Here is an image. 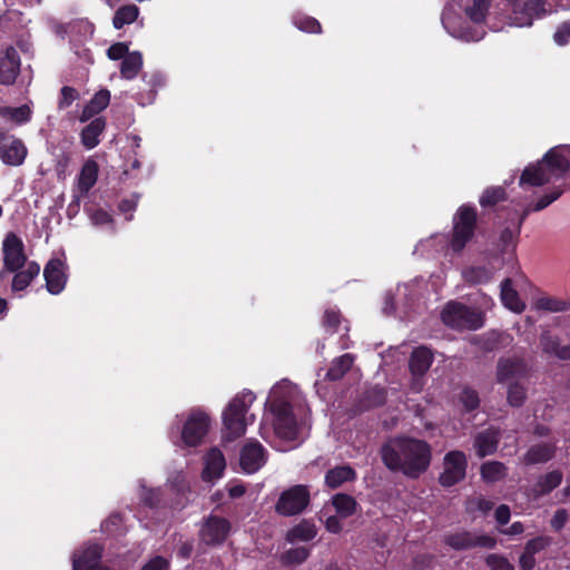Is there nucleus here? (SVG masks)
Instances as JSON below:
<instances>
[{"mask_svg":"<svg viewBox=\"0 0 570 570\" xmlns=\"http://www.w3.org/2000/svg\"><path fill=\"white\" fill-rule=\"evenodd\" d=\"M129 52L128 43L115 42L107 49V57L110 60H122Z\"/></svg>","mask_w":570,"mask_h":570,"instance_id":"obj_55","label":"nucleus"},{"mask_svg":"<svg viewBox=\"0 0 570 570\" xmlns=\"http://www.w3.org/2000/svg\"><path fill=\"white\" fill-rule=\"evenodd\" d=\"M356 479L355 470L350 465H337L325 473V484L330 489H337L345 482Z\"/></svg>","mask_w":570,"mask_h":570,"instance_id":"obj_33","label":"nucleus"},{"mask_svg":"<svg viewBox=\"0 0 570 570\" xmlns=\"http://www.w3.org/2000/svg\"><path fill=\"white\" fill-rule=\"evenodd\" d=\"M210 426L209 415L202 410H193L185 421L181 430V440L186 446L199 445Z\"/></svg>","mask_w":570,"mask_h":570,"instance_id":"obj_11","label":"nucleus"},{"mask_svg":"<svg viewBox=\"0 0 570 570\" xmlns=\"http://www.w3.org/2000/svg\"><path fill=\"white\" fill-rule=\"evenodd\" d=\"M441 320L444 325L458 331H475L483 326V317L480 312L456 301L446 303L441 312Z\"/></svg>","mask_w":570,"mask_h":570,"instance_id":"obj_7","label":"nucleus"},{"mask_svg":"<svg viewBox=\"0 0 570 570\" xmlns=\"http://www.w3.org/2000/svg\"><path fill=\"white\" fill-rule=\"evenodd\" d=\"M511 6L510 20L517 27H531L534 19L546 17L548 0H527L521 3L519 0H507Z\"/></svg>","mask_w":570,"mask_h":570,"instance_id":"obj_10","label":"nucleus"},{"mask_svg":"<svg viewBox=\"0 0 570 570\" xmlns=\"http://www.w3.org/2000/svg\"><path fill=\"white\" fill-rule=\"evenodd\" d=\"M507 199V191L501 186H491L484 189L479 203L483 208L493 207Z\"/></svg>","mask_w":570,"mask_h":570,"instance_id":"obj_43","label":"nucleus"},{"mask_svg":"<svg viewBox=\"0 0 570 570\" xmlns=\"http://www.w3.org/2000/svg\"><path fill=\"white\" fill-rule=\"evenodd\" d=\"M266 405L272 414V424L275 434L283 440L294 441L297 438V420L291 400L273 391Z\"/></svg>","mask_w":570,"mask_h":570,"instance_id":"obj_4","label":"nucleus"},{"mask_svg":"<svg viewBox=\"0 0 570 570\" xmlns=\"http://www.w3.org/2000/svg\"><path fill=\"white\" fill-rule=\"evenodd\" d=\"M534 307L538 311L557 313L568 311L570 308V303L566 299L553 296H542L534 302Z\"/></svg>","mask_w":570,"mask_h":570,"instance_id":"obj_42","label":"nucleus"},{"mask_svg":"<svg viewBox=\"0 0 570 570\" xmlns=\"http://www.w3.org/2000/svg\"><path fill=\"white\" fill-rule=\"evenodd\" d=\"M485 563L490 570H514L512 563L501 554L491 553L485 558Z\"/></svg>","mask_w":570,"mask_h":570,"instance_id":"obj_53","label":"nucleus"},{"mask_svg":"<svg viewBox=\"0 0 570 570\" xmlns=\"http://www.w3.org/2000/svg\"><path fill=\"white\" fill-rule=\"evenodd\" d=\"M91 220H92V223L95 225H99V226H101V225H114L112 216L108 212H106V210H104L101 208L96 209L92 213Z\"/></svg>","mask_w":570,"mask_h":570,"instance_id":"obj_59","label":"nucleus"},{"mask_svg":"<svg viewBox=\"0 0 570 570\" xmlns=\"http://www.w3.org/2000/svg\"><path fill=\"white\" fill-rule=\"evenodd\" d=\"M537 561L535 556L532 553H528V551L523 550L519 558V567L521 570H533L535 568Z\"/></svg>","mask_w":570,"mask_h":570,"instance_id":"obj_61","label":"nucleus"},{"mask_svg":"<svg viewBox=\"0 0 570 570\" xmlns=\"http://www.w3.org/2000/svg\"><path fill=\"white\" fill-rule=\"evenodd\" d=\"M494 517H495V521L500 525L507 524L511 518V511H510L509 505L500 504L495 510Z\"/></svg>","mask_w":570,"mask_h":570,"instance_id":"obj_62","label":"nucleus"},{"mask_svg":"<svg viewBox=\"0 0 570 570\" xmlns=\"http://www.w3.org/2000/svg\"><path fill=\"white\" fill-rule=\"evenodd\" d=\"M193 551H194L193 541H185L179 546V548L177 550V556L181 559L187 560L191 557Z\"/></svg>","mask_w":570,"mask_h":570,"instance_id":"obj_64","label":"nucleus"},{"mask_svg":"<svg viewBox=\"0 0 570 570\" xmlns=\"http://www.w3.org/2000/svg\"><path fill=\"white\" fill-rule=\"evenodd\" d=\"M139 14V9L136 4H125L117 9L112 18V26L116 29H121L126 24L132 23Z\"/></svg>","mask_w":570,"mask_h":570,"instance_id":"obj_41","label":"nucleus"},{"mask_svg":"<svg viewBox=\"0 0 570 570\" xmlns=\"http://www.w3.org/2000/svg\"><path fill=\"white\" fill-rule=\"evenodd\" d=\"M443 542L455 551H465L474 548L494 549L497 539L489 534H478L469 530H459L446 533Z\"/></svg>","mask_w":570,"mask_h":570,"instance_id":"obj_9","label":"nucleus"},{"mask_svg":"<svg viewBox=\"0 0 570 570\" xmlns=\"http://www.w3.org/2000/svg\"><path fill=\"white\" fill-rule=\"evenodd\" d=\"M169 561L161 557L156 556L151 558L148 562H146L140 570H168Z\"/></svg>","mask_w":570,"mask_h":570,"instance_id":"obj_57","label":"nucleus"},{"mask_svg":"<svg viewBox=\"0 0 570 570\" xmlns=\"http://www.w3.org/2000/svg\"><path fill=\"white\" fill-rule=\"evenodd\" d=\"M434 361L433 352L426 346L414 348L409 358V368L412 374L411 389L420 392L424 384V376Z\"/></svg>","mask_w":570,"mask_h":570,"instance_id":"obj_15","label":"nucleus"},{"mask_svg":"<svg viewBox=\"0 0 570 570\" xmlns=\"http://www.w3.org/2000/svg\"><path fill=\"white\" fill-rule=\"evenodd\" d=\"M501 302L512 312L521 313L525 308V304L520 299L518 292L512 286L510 278H504L501 283Z\"/></svg>","mask_w":570,"mask_h":570,"instance_id":"obj_34","label":"nucleus"},{"mask_svg":"<svg viewBox=\"0 0 570 570\" xmlns=\"http://www.w3.org/2000/svg\"><path fill=\"white\" fill-rule=\"evenodd\" d=\"M557 446L551 442H540L531 445L522 455V464L530 466L551 461L556 455Z\"/></svg>","mask_w":570,"mask_h":570,"instance_id":"obj_24","label":"nucleus"},{"mask_svg":"<svg viewBox=\"0 0 570 570\" xmlns=\"http://www.w3.org/2000/svg\"><path fill=\"white\" fill-rule=\"evenodd\" d=\"M491 0H473L472 4L465 9L466 16L475 23L485 20Z\"/></svg>","mask_w":570,"mask_h":570,"instance_id":"obj_45","label":"nucleus"},{"mask_svg":"<svg viewBox=\"0 0 570 570\" xmlns=\"http://www.w3.org/2000/svg\"><path fill=\"white\" fill-rule=\"evenodd\" d=\"M265 454V449L258 441L245 444L239 455L242 470L247 474L257 472L266 462Z\"/></svg>","mask_w":570,"mask_h":570,"instance_id":"obj_19","label":"nucleus"},{"mask_svg":"<svg viewBox=\"0 0 570 570\" xmlns=\"http://www.w3.org/2000/svg\"><path fill=\"white\" fill-rule=\"evenodd\" d=\"M226 468V460L218 448H212L205 456V468L202 473L204 481L219 479Z\"/></svg>","mask_w":570,"mask_h":570,"instance_id":"obj_25","label":"nucleus"},{"mask_svg":"<svg viewBox=\"0 0 570 570\" xmlns=\"http://www.w3.org/2000/svg\"><path fill=\"white\" fill-rule=\"evenodd\" d=\"M80 95L73 87L63 86L60 90V97L58 100V108L60 110L67 109L72 105L73 101L78 100Z\"/></svg>","mask_w":570,"mask_h":570,"instance_id":"obj_51","label":"nucleus"},{"mask_svg":"<svg viewBox=\"0 0 570 570\" xmlns=\"http://www.w3.org/2000/svg\"><path fill=\"white\" fill-rule=\"evenodd\" d=\"M106 129V119L104 117L94 118L86 125L80 132V141L82 146L90 150L97 147L100 142V136Z\"/></svg>","mask_w":570,"mask_h":570,"instance_id":"obj_27","label":"nucleus"},{"mask_svg":"<svg viewBox=\"0 0 570 570\" xmlns=\"http://www.w3.org/2000/svg\"><path fill=\"white\" fill-rule=\"evenodd\" d=\"M142 55L139 51L129 52L120 63L121 78L132 80L136 78L142 68Z\"/></svg>","mask_w":570,"mask_h":570,"instance_id":"obj_37","label":"nucleus"},{"mask_svg":"<svg viewBox=\"0 0 570 570\" xmlns=\"http://www.w3.org/2000/svg\"><path fill=\"white\" fill-rule=\"evenodd\" d=\"M353 363L354 356L350 353H345L334 358L326 372L325 377L332 382L340 381L351 370Z\"/></svg>","mask_w":570,"mask_h":570,"instance_id":"obj_36","label":"nucleus"},{"mask_svg":"<svg viewBox=\"0 0 570 570\" xmlns=\"http://www.w3.org/2000/svg\"><path fill=\"white\" fill-rule=\"evenodd\" d=\"M317 535V528L313 520L303 519L286 533L288 543L308 542Z\"/></svg>","mask_w":570,"mask_h":570,"instance_id":"obj_30","label":"nucleus"},{"mask_svg":"<svg viewBox=\"0 0 570 570\" xmlns=\"http://www.w3.org/2000/svg\"><path fill=\"white\" fill-rule=\"evenodd\" d=\"M311 554V549L306 547H296L288 549L281 556L284 566H298L305 562Z\"/></svg>","mask_w":570,"mask_h":570,"instance_id":"obj_44","label":"nucleus"},{"mask_svg":"<svg viewBox=\"0 0 570 570\" xmlns=\"http://www.w3.org/2000/svg\"><path fill=\"white\" fill-rule=\"evenodd\" d=\"M384 465L393 472H402L410 479H417L428 471L432 460L431 445L411 436L395 438L381 449Z\"/></svg>","mask_w":570,"mask_h":570,"instance_id":"obj_1","label":"nucleus"},{"mask_svg":"<svg viewBox=\"0 0 570 570\" xmlns=\"http://www.w3.org/2000/svg\"><path fill=\"white\" fill-rule=\"evenodd\" d=\"M341 517L337 515H331L325 520V529L334 534H337L342 531L343 527L341 523Z\"/></svg>","mask_w":570,"mask_h":570,"instance_id":"obj_63","label":"nucleus"},{"mask_svg":"<svg viewBox=\"0 0 570 570\" xmlns=\"http://www.w3.org/2000/svg\"><path fill=\"white\" fill-rule=\"evenodd\" d=\"M552 543V538L548 535H538L533 539H530L525 546L524 550L528 551V553L537 554L544 549H547Z\"/></svg>","mask_w":570,"mask_h":570,"instance_id":"obj_52","label":"nucleus"},{"mask_svg":"<svg viewBox=\"0 0 570 570\" xmlns=\"http://www.w3.org/2000/svg\"><path fill=\"white\" fill-rule=\"evenodd\" d=\"M230 530L232 524L226 518L209 514L204 519L199 529V539L209 547L220 546L229 535Z\"/></svg>","mask_w":570,"mask_h":570,"instance_id":"obj_13","label":"nucleus"},{"mask_svg":"<svg viewBox=\"0 0 570 570\" xmlns=\"http://www.w3.org/2000/svg\"><path fill=\"white\" fill-rule=\"evenodd\" d=\"M21 60L17 49L12 46L6 48L0 57V85H13L20 73Z\"/></svg>","mask_w":570,"mask_h":570,"instance_id":"obj_21","label":"nucleus"},{"mask_svg":"<svg viewBox=\"0 0 570 570\" xmlns=\"http://www.w3.org/2000/svg\"><path fill=\"white\" fill-rule=\"evenodd\" d=\"M452 223L449 245L453 253L460 254L475 235L478 227L476 208L466 204L461 205L455 212Z\"/></svg>","mask_w":570,"mask_h":570,"instance_id":"obj_6","label":"nucleus"},{"mask_svg":"<svg viewBox=\"0 0 570 570\" xmlns=\"http://www.w3.org/2000/svg\"><path fill=\"white\" fill-rule=\"evenodd\" d=\"M342 315L336 308H327L323 315V326L327 332L335 333L341 324Z\"/></svg>","mask_w":570,"mask_h":570,"instance_id":"obj_50","label":"nucleus"},{"mask_svg":"<svg viewBox=\"0 0 570 570\" xmlns=\"http://www.w3.org/2000/svg\"><path fill=\"white\" fill-rule=\"evenodd\" d=\"M462 277L470 285L487 284L493 278V272L485 266H471L462 272Z\"/></svg>","mask_w":570,"mask_h":570,"instance_id":"obj_39","label":"nucleus"},{"mask_svg":"<svg viewBox=\"0 0 570 570\" xmlns=\"http://www.w3.org/2000/svg\"><path fill=\"white\" fill-rule=\"evenodd\" d=\"M507 466L500 461H488L481 465V476L485 482H497L507 476Z\"/></svg>","mask_w":570,"mask_h":570,"instance_id":"obj_40","label":"nucleus"},{"mask_svg":"<svg viewBox=\"0 0 570 570\" xmlns=\"http://www.w3.org/2000/svg\"><path fill=\"white\" fill-rule=\"evenodd\" d=\"M502 438L500 428L490 426L474 436L473 445L479 458H485L497 452Z\"/></svg>","mask_w":570,"mask_h":570,"instance_id":"obj_22","label":"nucleus"},{"mask_svg":"<svg viewBox=\"0 0 570 570\" xmlns=\"http://www.w3.org/2000/svg\"><path fill=\"white\" fill-rule=\"evenodd\" d=\"M570 171V145H560L548 150L541 160L529 164L519 178V186L540 187L564 178Z\"/></svg>","mask_w":570,"mask_h":570,"instance_id":"obj_2","label":"nucleus"},{"mask_svg":"<svg viewBox=\"0 0 570 570\" xmlns=\"http://www.w3.org/2000/svg\"><path fill=\"white\" fill-rule=\"evenodd\" d=\"M563 193H564L563 186H561V185L553 186V187L549 188L548 190H546L544 194L541 195L540 197H538L537 199L528 203L524 206V208L522 209V212L518 218V222L512 227L507 226L501 230L499 240L497 244L500 253L507 254V253L513 252L515 249L518 240H519L521 227H522L523 223L525 222L527 217L531 213H537V212H541V210L546 209L552 203H554L557 199H559Z\"/></svg>","mask_w":570,"mask_h":570,"instance_id":"obj_3","label":"nucleus"},{"mask_svg":"<svg viewBox=\"0 0 570 570\" xmlns=\"http://www.w3.org/2000/svg\"><path fill=\"white\" fill-rule=\"evenodd\" d=\"M122 521L120 513H112L101 523V530L107 534L114 535L120 530Z\"/></svg>","mask_w":570,"mask_h":570,"instance_id":"obj_54","label":"nucleus"},{"mask_svg":"<svg viewBox=\"0 0 570 570\" xmlns=\"http://www.w3.org/2000/svg\"><path fill=\"white\" fill-rule=\"evenodd\" d=\"M110 102V91L108 89H100L94 97L85 105L79 120L86 122L92 119L96 115L105 110Z\"/></svg>","mask_w":570,"mask_h":570,"instance_id":"obj_29","label":"nucleus"},{"mask_svg":"<svg viewBox=\"0 0 570 570\" xmlns=\"http://www.w3.org/2000/svg\"><path fill=\"white\" fill-rule=\"evenodd\" d=\"M102 548L99 544H91L75 552L72 556V570H112L100 563Z\"/></svg>","mask_w":570,"mask_h":570,"instance_id":"obj_18","label":"nucleus"},{"mask_svg":"<svg viewBox=\"0 0 570 570\" xmlns=\"http://www.w3.org/2000/svg\"><path fill=\"white\" fill-rule=\"evenodd\" d=\"M99 174V166L96 160L89 158L82 165L78 175L77 188L82 196H86L96 185Z\"/></svg>","mask_w":570,"mask_h":570,"instance_id":"obj_28","label":"nucleus"},{"mask_svg":"<svg viewBox=\"0 0 570 570\" xmlns=\"http://www.w3.org/2000/svg\"><path fill=\"white\" fill-rule=\"evenodd\" d=\"M311 494L307 485L296 484L283 491L275 504V511L283 517L302 513L309 504Z\"/></svg>","mask_w":570,"mask_h":570,"instance_id":"obj_8","label":"nucleus"},{"mask_svg":"<svg viewBox=\"0 0 570 570\" xmlns=\"http://www.w3.org/2000/svg\"><path fill=\"white\" fill-rule=\"evenodd\" d=\"M529 373V366L523 358L508 357L500 358L497 365V380L504 383L512 379L525 377Z\"/></svg>","mask_w":570,"mask_h":570,"instance_id":"obj_23","label":"nucleus"},{"mask_svg":"<svg viewBox=\"0 0 570 570\" xmlns=\"http://www.w3.org/2000/svg\"><path fill=\"white\" fill-rule=\"evenodd\" d=\"M141 81L144 87L139 88L135 95L134 99L140 106L151 105L157 96L158 89L163 88L166 83L165 76L159 71H154L150 73H142Z\"/></svg>","mask_w":570,"mask_h":570,"instance_id":"obj_17","label":"nucleus"},{"mask_svg":"<svg viewBox=\"0 0 570 570\" xmlns=\"http://www.w3.org/2000/svg\"><path fill=\"white\" fill-rule=\"evenodd\" d=\"M553 40L559 46H566L570 41V21L562 22L553 35Z\"/></svg>","mask_w":570,"mask_h":570,"instance_id":"obj_56","label":"nucleus"},{"mask_svg":"<svg viewBox=\"0 0 570 570\" xmlns=\"http://www.w3.org/2000/svg\"><path fill=\"white\" fill-rule=\"evenodd\" d=\"M28 149L24 142L7 131L0 130V159L8 166H20L24 163Z\"/></svg>","mask_w":570,"mask_h":570,"instance_id":"obj_16","label":"nucleus"},{"mask_svg":"<svg viewBox=\"0 0 570 570\" xmlns=\"http://www.w3.org/2000/svg\"><path fill=\"white\" fill-rule=\"evenodd\" d=\"M3 269L0 272V278L4 277L7 272H17L27 264V255L22 239L9 232L2 243Z\"/></svg>","mask_w":570,"mask_h":570,"instance_id":"obj_12","label":"nucleus"},{"mask_svg":"<svg viewBox=\"0 0 570 570\" xmlns=\"http://www.w3.org/2000/svg\"><path fill=\"white\" fill-rule=\"evenodd\" d=\"M255 399L252 391H244L228 403L223 412V424L228 441H234L245 434L247 425L245 415Z\"/></svg>","mask_w":570,"mask_h":570,"instance_id":"obj_5","label":"nucleus"},{"mask_svg":"<svg viewBox=\"0 0 570 570\" xmlns=\"http://www.w3.org/2000/svg\"><path fill=\"white\" fill-rule=\"evenodd\" d=\"M527 401V389L519 382L508 386L507 402L512 407H521Z\"/></svg>","mask_w":570,"mask_h":570,"instance_id":"obj_47","label":"nucleus"},{"mask_svg":"<svg viewBox=\"0 0 570 570\" xmlns=\"http://www.w3.org/2000/svg\"><path fill=\"white\" fill-rule=\"evenodd\" d=\"M469 504H470V507H475L482 513L490 512L494 507V502H492L491 500H488L483 497H476V498L470 500Z\"/></svg>","mask_w":570,"mask_h":570,"instance_id":"obj_60","label":"nucleus"},{"mask_svg":"<svg viewBox=\"0 0 570 570\" xmlns=\"http://www.w3.org/2000/svg\"><path fill=\"white\" fill-rule=\"evenodd\" d=\"M468 461L462 451L453 450L444 455V471L439 476V483L451 488L462 481L466 474Z\"/></svg>","mask_w":570,"mask_h":570,"instance_id":"obj_14","label":"nucleus"},{"mask_svg":"<svg viewBox=\"0 0 570 570\" xmlns=\"http://www.w3.org/2000/svg\"><path fill=\"white\" fill-rule=\"evenodd\" d=\"M65 267V263L59 258L50 259L45 266L46 288L52 295L60 294L66 287L68 276Z\"/></svg>","mask_w":570,"mask_h":570,"instance_id":"obj_20","label":"nucleus"},{"mask_svg":"<svg viewBox=\"0 0 570 570\" xmlns=\"http://www.w3.org/2000/svg\"><path fill=\"white\" fill-rule=\"evenodd\" d=\"M11 288L13 292L26 289L30 283L39 275L40 266L36 262H29L24 269L13 272Z\"/></svg>","mask_w":570,"mask_h":570,"instance_id":"obj_35","label":"nucleus"},{"mask_svg":"<svg viewBox=\"0 0 570 570\" xmlns=\"http://www.w3.org/2000/svg\"><path fill=\"white\" fill-rule=\"evenodd\" d=\"M568 518L569 514L566 509H558L550 521L552 529L557 532L561 531L564 528Z\"/></svg>","mask_w":570,"mask_h":570,"instance_id":"obj_58","label":"nucleus"},{"mask_svg":"<svg viewBox=\"0 0 570 570\" xmlns=\"http://www.w3.org/2000/svg\"><path fill=\"white\" fill-rule=\"evenodd\" d=\"M0 114L3 117H9L16 124L22 125L31 119L32 111L29 106L22 105L20 107H4Z\"/></svg>","mask_w":570,"mask_h":570,"instance_id":"obj_46","label":"nucleus"},{"mask_svg":"<svg viewBox=\"0 0 570 570\" xmlns=\"http://www.w3.org/2000/svg\"><path fill=\"white\" fill-rule=\"evenodd\" d=\"M563 474L560 470H552L540 475L532 488L533 495L535 498H541L550 494L561 484Z\"/></svg>","mask_w":570,"mask_h":570,"instance_id":"obj_31","label":"nucleus"},{"mask_svg":"<svg viewBox=\"0 0 570 570\" xmlns=\"http://www.w3.org/2000/svg\"><path fill=\"white\" fill-rule=\"evenodd\" d=\"M387 392L384 387L373 386L363 392L357 402L360 411H368L386 403Z\"/></svg>","mask_w":570,"mask_h":570,"instance_id":"obj_32","label":"nucleus"},{"mask_svg":"<svg viewBox=\"0 0 570 570\" xmlns=\"http://www.w3.org/2000/svg\"><path fill=\"white\" fill-rule=\"evenodd\" d=\"M460 401L466 412L476 410L480 405V397L475 390L471 387H464L460 394Z\"/></svg>","mask_w":570,"mask_h":570,"instance_id":"obj_49","label":"nucleus"},{"mask_svg":"<svg viewBox=\"0 0 570 570\" xmlns=\"http://www.w3.org/2000/svg\"><path fill=\"white\" fill-rule=\"evenodd\" d=\"M539 341L544 354L561 361H570V345H561L559 336L552 335L549 331H543Z\"/></svg>","mask_w":570,"mask_h":570,"instance_id":"obj_26","label":"nucleus"},{"mask_svg":"<svg viewBox=\"0 0 570 570\" xmlns=\"http://www.w3.org/2000/svg\"><path fill=\"white\" fill-rule=\"evenodd\" d=\"M332 505L334 507L336 513L346 519L356 513L358 503L357 501L350 494L346 493H336L332 497Z\"/></svg>","mask_w":570,"mask_h":570,"instance_id":"obj_38","label":"nucleus"},{"mask_svg":"<svg viewBox=\"0 0 570 570\" xmlns=\"http://www.w3.org/2000/svg\"><path fill=\"white\" fill-rule=\"evenodd\" d=\"M294 26L301 31L308 33H321L322 26L317 19L306 14H296L293 17Z\"/></svg>","mask_w":570,"mask_h":570,"instance_id":"obj_48","label":"nucleus"}]
</instances>
